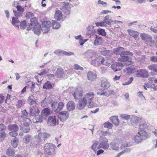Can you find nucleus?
<instances>
[{"label": "nucleus", "instance_id": "obj_16", "mask_svg": "<svg viewBox=\"0 0 157 157\" xmlns=\"http://www.w3.org/2000/svg\"><path fill=\"white\" fill-rule=\"evenodd\" d=\"M55 75L58 78H62L63 75V70L61 67L58 68L55 73Z\"/></svg>", "mask_w": 157, "mask_h": 157}, {"label": "nucleus", "instance_id": "obj_5", "mask_svg": "<svg viewBox=\"0 0 157 157\" xmlns=\"http://www.w3.org/2000/svg\"><path fill=\"white\" fill-rule=\"evenodd\" d=\"M52 23L50 21H44L42 23V30L43 33H47L50 30Z\"/></svg>", "mask_w": 157, "mask_h": 157}, {"label": "nucleus", "instance_id": "obj_36", "mask_svg": "<svg viewBox=\"0 0 157 157\" xmlns=\"http://www.w3.org/2000/svg\"><path fill=\"white\" fill-rule=\"evenodd\" d=\"M30 24L32 26H35L37 24H39L38 23L37 20L36 18L34 17L31 18L30 19Z\"/></svg>", "mask_w": 157, "mask_h": 157}, {"label": "nucleus", "instance_id": "obj_6", "mask_svg": "<svg viewBox=\"0 0 157 157\" xmlns=\"http://www.w3.org/2000/svg\"><path fill=\"white\" fill-rule=\"evenodd\" d=\"M58 118L62 121H65L69 117V113L66 111H62L59 113Z\"/></svg>", "mask_w": 157, "mask_h": 157}, {"label": "nucleus", "instance_id": "obj_45", "mask_svg": "<svg viewBox=\"0 0 157 157\" xmlns=\"http://www.w3.org/2000/svg\"><path fill=\"white\" fill-rule=\"evenodd\" d=\"M50 136V134L48 133L44 132L42 134V136L44 140L49 137Z\"/></svg>", "mask_w": 157, "mask_h": 157}, {"label": "nucleus", "instance_id": "obj_13", "mask_svg": "<svg viewBox=\"0 0 157 157\" xmlns=\"http://www.w3.org/2000/svg\"><path fill=\"white\" fill-rule=\"evenodd\" d=\"M55 53L56 54L60 56L62 55H64L65 56H71L74 55L73 52H68L63 50H57L55 51Z\"/></svg>", "mask_w": 157, "mask_h": 157}, {"label": "nucleus", "instance_id": "obj_24", "mask_svg": "<svg viewBox=\"0 0 157 157\" xmlns=\"http://www.w3.org/2000/svg\"><path fill=\"white\" fill-rule=\"evenodd\" d=\"M103 42V39L98 36H96L95 40L94 42V44L98 46L102 44Z\"/></svg>", "mask_w": 157, "mask_h": 157}, {"label": "nucleus", "instance_id": "obj_44", "mask_svg": "<svg viewBox=\"0 0 157 157\" xmlns=\"http://www.w3.org/2000/svg\"><path fill=\"white\" fill-rule=\"evenodd\" d=\"M26 22L25 20H24L21 21L20 23L21 27L23 29H25L26 28Z\"/></svg>", "mask_w": 157, "mask_h": 157}, {"label": "nucleus", "instance_id": "obj_49", "mask_svg": "<svg viewBox=\"0 0 157 157\" xmlns=\"http://www.w3.org/2000/svg\"><path fill=\"white\" fill-rule=\"evenodd\" d=\"M25 122L24 123L26 125V126H29L31 123V121L29 118H26L25 120Z\"/></svg>", "mask_w": 157, "mask_h": 157}, {"label": "nucleus", "instance_id": "obj_60", "mask_svg": "<svg viewBox=\"0 0 157 157\" xmlns=\"http://www.w3.org/2000/svg\"><path fill=\"white\" fill-rule=\"evenodd\" d=\"M6 129V126L2 124H0V131L5 130Z\"/></svg>", "mask_w": 157, "mask_h": 157}, {"label": "nucleus", "instance_id": "obj_11", "mask_svg": "<svg viewBox=\"0 0 157 157\" xmlns=\"http://www.w3.org/2000/svg\"><path fill=\"white\" fill-rule=\"evenodd\" d=\"M139 126L138 134L141 133L142 136H146L147 133L145 130L148 127L147 124L145 123H143L140 124Z\"/></svg>", "mask_w": 157, "mask_h": 157}, {"label": "nucleus", "instance_id": "obj_42", "mask_svg": "<svg viewBox=\"0 0 157 157\" xmlns=\"http://www.w3.org/2000/svg\"><path fill=\"white\" fill-rule=\"evenodd\" d=\"M12 23L13 25H15L16 24L19 23L20 22V21L18 18L13 17L12 18Z\"/></svg>", "mask_w": 157, "mask_h": 157}, {"label": "nucleus", "instance_id": "obj_39", "mask_svg": "<svg viewBox=\"0 0 157 157\" xmlns=\"http://www.w3.org/2000/svg\"><path fill=\"white\" fill-rule=\"evenodd\" d=\"M104 126L105 128L111 129L113 127V125L109 122H106L104 123Z\"/></svg>", "mask_w": 157, "mask_h": 157}, {"label": "nucleus", "instance_id": "obj_51", "mask_svg": "<svg viewBox=\"0 0 157 157\" xmlns=\"http://www.w3.org/2000/svg\"><path fill=\"white\" fill-rule=\"evenodd\" d=\"M47 99L45 98L41 102V105L43 107L46 106L47 105Z\"/></svg>", "mask_w": 157, "mask_h": 157}, {"label": "nucleus", "instance_id": "obj_48", "mask_svg": "<svg viewBox=\"0 0 157 157\" xmlns=\"http://www.w3.org/2000/svg\"><path fill=\"white\" fill-rule=\"evenodd\" d=\"M13 11V13L15 16L18 17H21L22 16V13L19 12H17L16 11L14 10Z\"/></svg>", "mask_w": 157, "mask_h": 157}, {"label": "nucleus", "instance_id": "obj_21", "mask_svg": "<svg viewBox=\"0 0 157 157\" xmlns=\"http://www.w3.org/2000/svg\"><path fill=\"white\" fill-rule=\"evenodd\" d=\"M54 17L58 21H59L62 20L63 17L62 11L59 10H56L54 16Z\"/></svg>", "mask_w": 157, "mask_h": 157}, {"label": "nucleus", "instance_id": "obj_9", "mask_svg": "<svg viewBox=\"0 0 157 157\" xmlns=\"http://www.w3.org/2000/svg\"><path fill=\"white\" fill-rule=\"evenodd\" d=\"M124 66L125 65L124 63L123 64L121 62H115L112 64L111 67L114 72H116L121 70Z\"/></svg>", "mask_w": 157, "mask_h": 157}, {"label": "nucleus", "instance_id": "obj_41", "mask_svg": "<svg viewBox=\"0 0 157 157\" xmlns=\"http://www.w3.org/2000/svg\"><path fill=\"white\" fill-rule=\"evenodd\" d=\"M105 23L108 25H109L112 22L111 19H109V16H107L105 17L104 19V20Z\"/></svg>", "mask_w": 157, "mask_h": 157}, {"label": "nucleus", "instance_id": "obj_50", "mask_svg": "<svg viewBox=\"0 0 157 157\" xmlns=\"http://www.w3.org/2000/svg\"><path fill=\"white\" fill-rule=\"evenodd\" d=\"M34 16L33 14L31 12H29L26 13L25 17L27 18H29Z\"/></svg>", "mask_w": 157, "mask_h": 157}, {"label": "nucleus", "instance_id": "obj_40", "mask_svg": "<svg viewBox=\"0 0 157 157\" xmlns=\"http://www.w3.org/2000/svg\"><path fill=\"white\" fill-rule=\"evenodd\" d=\"M97 32L98 34L102 35L104 36L106 35V33L105 30L103 29H99L97 30Z\"/></svg>", "mask_w": 157, "mask_h": 157}, {"label": "nucleus", "instance_id": "obj_62", "mask_svg": "<svg viewBox=\"0 0 157 157\" xmlns=\"http://www.w3.org/2000/svg\"><path fill=\"white\" fill-rule=\"evenodd\" d=\"M133 80V78L132 77H131L130 78V80L128 81L127 82H125L123 83L122 84V85H128L129 84L132 82Z\"/></svg>", "mask_w": 157, "mask_h": 157}, {"label": "nucleus", "instance_id": "obj_14", "mask_svg": "<svg viewBox=\"0 0 157 157\" xmlns=\"http://www.w3.org/2000/svg\"><path fill=\"white\" fill-rule=\"evenodd\" d=\"M39 113L40 111L38 108L35 106L31 108L29 114L31 116L36 117L39 115Z\"/></svg>", "mask_w": 157, "mask_h": 157}, {"label": "nucleus", "instance_id": "obj_38", "mask_svg": "<svg viewBox=\"0 0 157 157\" xmlns=\"http://www.w3.org/2000/svg\"><path fill=\"white\" fill-rule=\"evenodd\" d=\"M31 137V136L29 135H26L24 137L23 140L25 143L28 144L29 142Z\"/></svg>", "mask_w": 157, "mask_h": 157}, {"label": "nucleus", "instance_id": "obj_22", "mask_svg": "<svg viewBox=\"0 0 157 157\" xmlns=\"http://www.w3.org/2000/svg\"><path fill=\"white\" fill-rule=\"evenodd\" d=\"M101 51V54L104 56H110L113 55V52L112 51L105 49Z\"/></svg>", "mask_w": 157, "mask_h": 157}, {"label": "nucleus", "instance_id": "obj_56", "mask_svg": "<svg viewBox=\"0 0 157 157\" xmlns=\"http://www.w3.org/2000/svg\"><path fill=\"white\" fill-rule=\"evenodd\" d=\"M6 134L5 132H2L0 133V139H3L6 137Z\"/></svg>", "mask_w": 157, "mask_h": 157}, {"label": "nucleus", "instance_id": "obj_31", "mask_svg": "<svg viewBox=\"0 0 157 157\" xmlns=\"http://www.w3.org/2000/svg\"><path fill=\"white\" fill-rule=\"evenodd\" d=\"M15 152L14 150L12 149L11 147H9L6 151V154L10 157H13Z\"/></svg>", "mask_w": 157, "mask_h": 157}, {"label": "nucleus", "instance_id": "obj_10", "mask_svg": "<svg viewBox=\"0 0 157 157\" xmlns=\"http://www.w3.org/2000/svg\"><path fill=\"white\" fill-rule=\"evenodd\" d=\"M83 94V91L81 87L77 88L74 93L73 94V96L75 99H76L79 100L81 99Z\"/></svg>", "mask_w": 157, "mask_h": 157}, {"label": "nucleus", "instance_id": "obj_7", "mask_svg": "<svg viewBox=\"0 0 157 157\" xmlns=\"http://www.w3.org/2000/svg\"><path fill=\"white\" fill-rule=\"evenodd\" d=\"M64 107V104L62 101H60L58 103L57 108H56L55 103H52L51 105L52 109L54 110L56 113L58 112L59 111L62 110L63 109Z\"/></svg>", "mask_w": 157, "mask_h": 157}, {"label": "nucleus", "instance_id": "obj_25", "mask_svg": "<svg viewBox=\"0 0 157 157\" xmlns=\"http://www.w3.org/2000/svg\"><path fill=\"white\" fill-rule=\"evenodd\" d=\"M66 107L67 109L69 111L73 110L75 107V104L73 101H70L67 103Z\"/></svg>", "mask_w": 157, "mask_h": 157}, {"label": "nucleus", "instance_id": "obj_64", "mask_svg": "<svg viewBox=\"0 0 157 157\" xmlns=\"http://www.w3.org/2000/svg\"><path fill=\"white\" fill-rule=\"evenodd\" d=\"M97 94L98 95H106V94L102 90H99L97 92Z\"/></svg>", "mask_w": 157, "mask_h": 157}, {"label": "nucleus", "instance_id": "obj_18", "mask_svg": "<svg viewBox=\"0 0 157 157\" xmlns=\"http://www.w3.org/2000/svg\"><path fill=\"white\" fill-rule=\"evenodd\" d=\"M33 30L35 33L38 35L40 34L42 30L41 25L40 24H37L33 27Z\"/></svg>", "mask_w": 157, "mask_h": 157}, {"label": "nucleus", "instance_id": "obj_43", "mask_svg": "<svg viewBox=\"0 0 157 157\" xmlns=\"http://www.w3.org/2000/svg\"><path fill=\"white\" fill-rule=\"evenodd\" d=\"M95 25L96 26L98 27H103L106 26L105 23L104 21L101 22H96L95 23Z\"/></svg>", "mask_w": 157, "mask_h": 157}, {"label": "nucleus", "instance_id": "obj_46", "mask_svg": "<svg viewBox=\"0 0 157 157\" xmlns=\"http://www.w3.org/2000/svg\"><path fill=\"white\" fill-rule=\"evenodd\" d=\"M17 11L18 12L22 13L24 11V9L23 8H22L21 6L19 5H18L16 7Z\"/></svg>", "mask_w": 157, "mask_h": 157}, {"label": "nucleus", "instance_id": "obj_15", "mask_svg": "<svg viewBox=\"0 0 157 157\" xmlns=\"http://www.w3.org/2000/svg\"><path fill=\"white\" fill-rule=\"evenodd\" d=\"M48 123L51 126H54L56 125V124H58V123H56V117L55 116L49 117L48 119Z\"/></svg>", "mask_w": 157, "mask_h": 157}, {"label": "nucleus", "instance_id": "obj_54", "mask_svg": "<svg viewBox=\"0 0 157 157\" xmlns=\"http://www.w3.org/2000/svg\"><path fill=\"white\" fill-rule=\"evenodd\" d=\"M28 114V112L25 110L22 111L21 117H26L27 116Z\"/></svg>", "mask_w": 157, "mask_h": 157}, {"label": "nucleus", "instance_id": "obj_19", "mask_svg": "<svg viewBox=\"0 0 157 157\" xmlns=\"http://www.w3.org/2000/svg\"><path fill=\"white\" fill-rule=\"evenodd\" d=\"M19 128L18 126L15 124H10L8 126V129L10 131L17 132Z\"/></svg>", "mask_w": 157, "mask_h": 157}, {"label": "nucleus", "instance_id": "obj_57", "mask_svg": "<svg viewBox=\"0 0 157 157\" xmlns=\"http://www.w3.org/2000/svg\"><path fill=\"white\" fill-rule=\"evenodd\" d=\"M150 60L153 62H157V57L152 56L150 58Z\"/></svg>", "mask_w": 157, "mask_h": 157}, {"label": "nucleus", "instance_id": "obj_12", "mask_svg": "<svg viewBox=\"0 0 157 157\" xmlns=\"http://www.w3.org/2000/svg\"><path fill=\"white\" fill-rule=\"evenodd\" d=\"M108 140L106 138H103L102 141L100 143L99 146V148H102L106 150L109 147V144L108 143Z\"/></svg>", "mask_w": 157, "mask_h": 157}, {"label": "nucleus", "instance_id": "obj_63", "mask_svg": "<svg viewBox=\"0 0 157 157\" xmlns=\"http://www.w3.org/2000/svg\"><path fill=\"white\" fill-rule=\"evenodd\" d=\"M133 69L130 67H128L124 70L125 72H126L127 73H131L132 72Z\"/></svg>", "mask_w": 157, "mask_h": 157}, {"label": "nucleus", "instance_id": "obj_34", "mask_svg": "<svg viewBox=\"0 0 157 157\" xmlns=\"http://www.w3.org/2000/svg\"><path fill=\"white\" fill-rule=\"evenodd\" d=\"M52 28L54 29H57L59 28L60 26V25L59 22L56 21H52Z\"/></svg>", "mask_w": 157, "mask_h": 157}, {"label": "nucleus", "instance_id": "obj_28", "mask_svg": "<svg viewBox=\"0 0 157 157\" xmlns=\"http://www.w3.org/2000/svg\"><path fill=\"white\" fill-rule=\"evenodd\" d=\"M27 101L30 105L36 106L37 105V102L34 99V96L33 95L29 96Z\"/></svg>", "mask_w": 157, "mask_h": 157}, {"label": "nucleus", "instance_id": "obj_37", "mask_svg": "<svg viewBox=\"0 0 157 157\" xmlns=\"http://www.w3.org/2000/svg\"><path fill=\"white\" fill-rule=\"evenodd\" d=\"M110 145L112 149L114 150H117L119 148V146L118 144L115 143H112Z\"/></svg>", "mask_w": 157, "mask_h": 157}, {"label": "nucleus", "instance_id": "obj_52", "mask_svg": "<svg viewBox=\"0 0 157 157\" xmlns=\"http://www.w3.org/2000/svg\"><path fill=\"white\" fill-rule=\"evenodd\" d=\"M9 135L12 137H15L17 136L18 135V133L17 132H12L9 133Z\"/></svg>", "mask_w": 157, "mask_h": 157}, {"label": "nucleus", "instance_id": "obj_59", "mask_svg": "<svg viewBox=\"0 0 157 157\" xmlns=\"http://www.w3.org/2000/svg\"><path fill=\"white\" fill-rule=\"evenodd\" d=\"M149 80L152 82H155L157 83V78H155L154 77H151L149 78Z\"/></svg>", "mask_w": 157, "mask_h": 157}, {"label": "nucleus", "instance_id": "obj_27", "mask_svg": "<svg viewBox=\"0 0 157 157\" xmlns=\"http://www.w3.org/2000/svg\"><path fill=\"white\" fill-rule=\"evenodd\" d=\"M129 34L131 36L135 38H137L139 37V33L131 29H128L127 30Z\"/></svg>", "mask_w": 157, "mask_h": 157}, {"label": "nucleus", "instance_id": "obj_30", "mask_svg": "<svg viewBox=\"0 0 157 157\" xmlns=\"http://www.w3.org/2000/svg\"><path fill=\"white\" fill-rule=\"evenodd\" d=\"M53 87L52 84L49 81H48L44 83L43 86V88L44 89H52Z\"/></svg>", "mask_w": 157, "mask_h": 157}, {"label": "nucleus", "instance_id": "obj_23", "mask_svg": "<svg viewBox=\"0 0 157 157\" xmlns=\"http://www.w3.org/2000/svg\"><path fill=\"white\" fill-rule=\"evenodd\" d=\"M109 82L106 79L103 80L101 81V86L104 90L108 89L110 86Z\"/></svg>", "mask_w": 157, "mask_h": 157}, {"label": "nucleus", "instance_id": "obj_61", "mask_svg": "<svg viewBox=\"0 0 157 157\" xmlns=\"http://www.w3.org/2000/svg\"><path fill=\"white\" fill-rule=\"evenodd\" d=\"M22 103L23 102L21 100H18L17 102V106L19 108L21 107L22 106Z\"/></svg>", "mask_w": 157, "mask_h": 157}, {"label": "nucleus", "instance_id": "obj_32", "mask_svg": "<svg viewBox=\"0 0 157 157\" xmlns=\"http://www.w3.org/2000/svg\"><path fill=\"white\" fill-rule=\"evenodd\" d=\"M147 68L153 72L157 73V64H153L149 65Z\"/></svg>", "mask_w": 157, "mask_h": 157}, {"label": "nucleus", "instance_id": "obj_55", "mask_svg": "<svg viewBox=\"0 0 157 157\" xmlns=\"http://www.w3.org/2000/svg\"><path fill=\"white\" fill-rule=\"evenodd\" d=\"M151 30L155 33H157V26L153 25L151 28Z\"/></svg>", "mask_w": 157, "mask_h": 157}, {"label": "nucleus", "instance_id": "obj_4", "mask_svg": "<svg viewBox=\"0 0 157 157\" xmlns=\"http://www.w3.org/2000/svg\"><path fill=\"white\" fill-rule=\"evenodd\" d=\"M56 146L51 144L48 143L45 144L44 147V150L45 152L49 155H52L55 154Z\"/></svg>", "mask_w": 157, "mask_h": 157}, {"label": "nucleus", "instance_id": "obj_20", "mask_svg": "<svg viewBox=\"0 0 157 157\" xmlns=\"http://www.w3.org/2000/svg\"><path fill=\"white\" fill-rule=\"evenodd\" d=\"M50 110L48 108H44L41 112V116L42 118L45 119L50 114Z\"/></svg>", "mask_w": 157, "mask_h": 157}, {"label": "nucleus", "instance_id": "obj_53", "mask_svg": "<svg viewBox=\"0 0 157 157\" xmlns=\"http://www.w3.org/2000/svg\"><path fill=\"white\" fill-rule=\"evenodd\" d=\"M74 69L76 70H83V69L82 67H80L78 64H75L74 65Z\"/></svg>", "mask_w": 157, "mask_h": 157}, {"label": "nucleus", "instance_id": "obj_33", "mask_svg": "<svg viewBox=\"0 0 157 157\" xmlns=\"http://www.w3.org/2000/svg\"><path fill=\"white\" fill-rule=\"evenodd\" d=\"M19 139L17 137H14L11 141L12 146L14 148L16 147L18 145Z\"/></svg>", "mask_w": 157, "mask_h": 157}, {"label": "nucleus", "instance_id": "obj_1", "mask_svg": "<svg viewBox=\"0 0 157 157\" xmlns=\"http://www.w3.org/2000/svg\"><path fill=\"white\" fill-rule=\"evenodd\" d=\"M113 52L115 54L120 55L121 57L117 59L118 62L124 63V65L126 66L132 64V57L133 56L132 52L128 51H124V48L122 47L114 48Z\"/></svg>", "mask_w": 157, "mask_h": 157}, {"label": "nucleus", "instance_id": "obj_3", "mask_svg": "<svg viewBox=\"0 0 157 157\" xmlns=\"http://www.w3.org/2000/svg\"><path fill=\"white\" fill-rule=\"evenodd\" d=\"M113 61L111 59H105L102 56H100L96 57L94 59L92 60L91 64L95 66H98L101 64L106 66H109Z\"/></svg>", "mask_w": 157, "mask_h": 157}, {"label": "nucleus", "instance_id": "obj_47", "mask_svg": "<svg viewBox=\"0 0 157 157\" xmlns=\"http://www.w3.org/2000/svg\"><path fill=\"white\" fill-rule=\"evenodd\" d=\"M148 35L145 33H141L140 35V37L142 40L146 41Z\"/></svg>", "mask_w": 157, "mask_h": 157}, {"label": "nucleus", "instance_id": "obj_2", "mask_svg": "<svg viewBox=\"0 0 157 157\" xmlns=\"http://www.w3.org/2000/svg\"><path fill=\"white\" fill-rule=\"evenodd\" d=\"M95 96L93 92H88L85 94L83 97L78 101L77 106L80 109H82L87 105L89 108H92L94 106L93 102Z\"/></svg>", "mask_w": 157, "mask_h": 157}, {"label": "nucleus", "instance_id": "obj_29", "mask_svg": "<svg viewBox=\"0 0 157 157\" xmlns=\"http://www.w3.org/2000/svg\"><path fill=\"white\" fill-rule=\"evenodd\" d=\"M142 136L141 133H140L138 134V132L137 134L134 137V140L135 141L138 143L140 142L142 140V136Z\"/></svg>", "mask_w": 157, "mask_h": 157}, {"label": "nucleus", "instance_id": "obj_26", "mask_svg": "<svg viewBox=\"0 0 157 157\" xmlns=\"http://www.w3.org/2000/svg\"><path fill=\"white\" fill-rule=\"evenodd\" d=\"M110 119L112 123L114 125L118 126L119 124L120 121L117 116H111L110 117Z\"/></svg>", "mask_w": 157, "mask_h": 157}, {"label": "nucleus", "instance_id": "obj_58", "mask_svg": "<svg viewBox=\"0 0 157 157\" xmlns=\"http://www.w3.org/2000/svg\"><path fill=\"white\" fill-rule=\"evenodd\" d=\"M145 41L147 42L151 43L152 42V37L151 36L148 35L147 38Z\"/></svg>", "mask_w": 157, "mask_h": 157}, {"label": "nucleus", "instance_id": "obj_17", "mask_svg": "<svg viewBox=\"0 0 157 157\" xmlns=\"http://www.w3.org/2000/svg\"><path fill=\"white\" fill-rule=\"evenodd\" d=\"M87 76L88 79L91 81H94L97 78L96 74L91 71H89L88 72Z\"/></svg>", "mask_w": 157, "mask_h": 157}, {"label": "nucleus", "instance_id": "obj_35", "mask_svg": "<svg viewBox=\"0 0 157 157\" xmlns=\"http://www.w3.org/2000/svg\"><path fill=\"white\" fill-rule=\"evenodd\" d=\"M92 150L96 152L97 150L100 148L99 145L98 146V143L97 142H94L91 147Z\"/></svg>", "mask_w": 157, "mask_h": 157}, {"label": "nucleus", "instance_id": "obj_8", "mask_svg": "<svg viewBox=\"0 0 157 157\" xmlns=\"http://www.w3.org/2000/svg\"><path fill=\"white\" fill-rule=\"evenodd\" d=\"M136 75L138 77L143 78H147L149 76L148 72L144 69L137 70L136 71Z\"/></svg>", "mask_w": 157, "mask_h": 157}]
</instances>
